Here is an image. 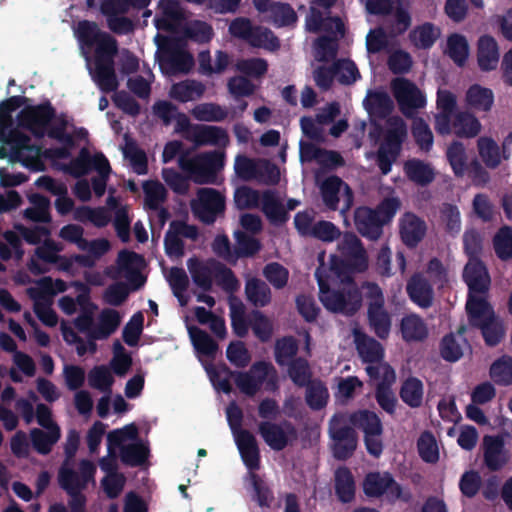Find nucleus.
<instances>
[{
  "label": "nucleus",
  "instance_id": "18",
  "mask_svg": "<svg viewBox=\"0 0 512 512\" xmlns=\"http://www.w3.org/2000/svg\"><path fill=\"white\" fill-rule=\"evenodd\" d=\"M186 140L193 142L196 147L208 145L226 147L229 144V135L219 126L195 124L194 133L187 135Z\"/></svg>",
  "mask_w": 512,
  "mask_h": 512
},
{
  "label": "nucleus",
  "instance_id": "52",
  "mask_svg": "<svg viewBox=\"0 0 512 512\" xmlns=\"http://www.w3.org/2000/svg\"><path fill=\"white\" fill-rule=\"evenodd\" d=\"M438 36L439 31L429 22L415 27L409 34L411 43L418 49L431 48Z\"/></svg>",
  "mask_w": 512,
  "mask_h": 512
},
{
  "label": "nucleus",
  "instance_id": "58",
  "mask_svg": "<svg viewBox=\"0 0 512 512\" xmlns=\"http://www.w3.org/2000/svg\"><path fill=\"white\" fill-rule=\"evenodd\" d=\"M420 458L426 463H436L439 460V449L435 436L430 431L421 433L417 440Z\"/></svg>",
  "mask_w": 512,
  "mask_h": 512
},
{
  "label": "nucleus",
  "instance_id": "37",
  "mask_svg": "<svg viewBox=\"0 0 512 512\" xmlns=\"http://www.w3.org/2000/svg\"><path fill=\"white\" fill-rule=\"evenodd\" d=\"M229 310L233 333L239 338L246 337L251 328V312L247 315L244 304L238 300L230 301Z\"/></svg>",
  "mask_w": 512,
  "mask_h": 512
},
{
  "label": "nucleus",
  "instance_id": "36",
  "mask_svg": "<svg viewBox=\"0 0 512 512\" xmlns=\"http://www.w3.org/2000/svg\"><path fill=\"white\" fill-rule=\"evenodd\" d=\"M38 288H29L28 294L33 300L50 301L57 293H63L67 290V284L62 279H53L45 276L37 281Z\"/></svg>",
  "mask_w": 512,
  "mask_h": 512
},
{
  "label": "nucleus",
  "instance_id": "35",
  "mask_svg": "<svg viewBox=\"0 0 512 512\" xmlns=\"http://www.w3.org/2000/svg\"><path fill=\"white\" fill-rule=\"evenodd\" d=\"M367 319L371 330L380 339H386L391 330V316L385 306L367 308Z\"/></svg>",
  "mask_w": 512,
  "mask_h": 512
},
{
  "label": "nucleus",
  "instance_id": "20",
  "mask_svg": "<svg viewBox=\"0 0 512 512\" xmlns=\"http://www.w3.org/2000/svg\"><path fill=\"white\" fill-rule=\"evenodd\" d=\"M338 247L342 256L351 260L356 272H364L368 268L366 251L355 234L345 233Z\"/></svg>",
  "mask_w": 512,
  "mask_h": 512
},
{
  "label": "nucleus",
  "instance_id": "23",
  "mask_svg": "<svg viewBox=\"0 0 512 512\" xmlns=\"http://www.w3.org/2000/svg\"><path fill=\"white\" fill-rule=\"evenodd\" d=\"M356 350L363 362L374 364L380 362L384 357V349L380 342L365 332L353 330Z\"/></svg>",
  "mask_w": 512,
  "mask_h": 512
},
{
  "label": "nucleus",
  "instance_id": "39",
  "mask_svg": "<svg viewBox=\"0 0 512 512\" xmlns=\"http://www.w3.org/2000/svg\"><path fill=\"white\" fill-rule=\"evenodd\" d=\"M400 331L403 340L406 342L422 341L428 335L425 323L416 314H410L402 318Z\"/></svg>",
  "mask_w": 512,
  "mask_h": 512
},
{
  "label": "nucleus",
  "instance_id": "56",
  "mask_svg": "<svg viewBox=\"0 0 512 512\" xmlns=\"http://www.w3.org/2000/svg\"><path fill=\"white\" fill-rule=\"evenodd\" d=\"M299 347L293 336H285L278 339L275 343L274 356L279 366L287 365L292 359L296 358Z\"/></svg>",
  "mask_w": 512,
  "mask_h": 512
},
{
  "label": "nucleus",
  "instance_id": "3",
  "mask_svg": "<svg viewBox=\"0 0 512 512\" xmlns=\"http://www.w3.org/2000/svg\"><path fill=\"white\" fill-rule=\"evenodd\" d=\"M224 152L213 150L196 154L192 157L186 151L178 157L179 168L195 184H215L217 175L224 167Z\"/></svg>",
  "mask_w": 512,
  "mask_h": 512
},
{
  "label": "nucleus",
  "instance_id": "11",
  "mask_svg": "<svg viewBox=\"0 0 512 512\" xmlns=\"http://www.w3.org/2000/svg\"><path fill=\"white\" fill-rule=\"evenodd\" d=\"M392 91L401 113L408 118L413 117L416 111L426 104V99L419 88L406 78L393 80Z\"/></svg>",
  "mask_w": 512,
  "mask_h": 512
},
{
  "label": "nucleus",
  "instance_id": "15",
  "mask_svg": "<svg viewBox=\"0 0 512 512\" xmlns=\"http://www.w3.org/2000/svg\"><path fill=\"white\" fill-rule=\"evenodd\" d=\"M483 463L489 471L502 470L510 460L509 451L501 435H485L482 441Z\"/></svg>",
  "mask_w": 512,
  "mask_h": 512
},
{
  "label": "nucleus",
  "instance_id": "29",
  "mask_svg": "<svg viewBox=\"0 0 512 512\" xmlns=\"http://www.w3.org/2000/svg\"><path fill=\"white\" fill-rule=\"evenodd\" d=\"M363 105L369 115L381 119L390 115L394 109V103L385 91H369Z\"/></svg>",
  "mask_w": 512,
  "mask_h": 512
},
{
  "label": "nucleus",
  "instance_id": "45",
  "mask_svg": "<svg viewBox=\"0 0 512 512\" xmlns=\"http://www.w3.org/2000/svg\"><path fill=\"white\" fill-rule=\"evenodd\" d=\"M287 366L288 376L297 387L303 388L314 380L310 364L306 358L296 357Z\"/></svg>",
  "mask_w": 512,
  "mask_h": 512
},
{
  "label": "nucleus",
  "instance_id": "49",
  "mask_svg": "<svg viewBox=\"0 0 512 512\" xmlns=\"http://www.w3.org/2000/svg\"><path fill=\"white\" fill-rule=\"evenodd\" d=\"M453 128L457 136L473 138L480 132L481 123L469 112H458L453 119Z\"/></svg>",
  "mask_w": 512,
  "mask_h": 512
},
{
  "label": "nucleus",
  "instance_id": "25",
  "mask_svg": "<svg viewBox=\"0 0 512 512\" xmlns=\"http://www.w3.org/2000/svg\"><path fill=\"white\" fill-rule=\"evenodd\" d=\"M406 137L407 125L404 120L400 117H392L388 120V128L380 147H384L385 151L398 156Z\"/></svg>",
  "mask_w": 512,
  "mask_h": 512
},
{
  "label": "nucleus",
  "instance_id": "31",
  "mask_svg": "<svg viewBox=\"0 0 512 512\" xmlns=\"http://www.w3.org/2000/svg\"><path fill=\"white\" fill-rule=\"evenodd\" d=\"M406 177L418 186H427L435 179L432 167L420 159H409L403 166Z\"/></svg>",
  "mask_w": 512,
  "mask_h": 512
},
{
  "label": "nucleus",
  "instance_id": "17",
  "mask_svg": "<svg viewBox=\"0 0 512 512\" xmlns=\"http://www.w3.org/2000/svg\"><path fill=\"white\" fill-rule=\"evenodd\" d=\"M406 292L410 300L420 308H430L434 300L433 283L423 273H414L407 281Z\"/></svg>",
  "mask_w": 512,
  "mask_h": 512
},
{
  "label": "nucleus",
  "instance_id": "13",
  "mask_svg": "<svg viewBox=\"0 0 512 512\" xmlns=\"http://www.w3.org/2000/svg\"><path fill=\"white\" fill-rule=\"evenodd\" d=\"M258 432L264 442L275 451L286 448L290 438L296 436L295 426L287 420L281 423L262 421L258 425Z\"/></svg>",
  "mask_w": 512,
  "mask_h": 512
},
{
  "label": "nucleus",
  "instance_id": "62",
  "mask_svg": "<svg viewBox=\"0 0 512 512\" xmlns=\"http://www.w3.org/2000/svg\"><path fill=\"white\" fill-rule=\"evenodd\" d=\"M223 372L234 375L235 385L243 394L249 397H253L261 388L250 372L233 371L226 365L223 366Z\"/></svg>",
  "mask_w": 512,
  "mask_h": 512
},
{
  "label": "nucleus",
  "instance_id": "32",
  "mask_svg": "<svg viewBox=\"0 0 512 512\" xmlns=\"http://www.w3.org/2000/svg\"><path fill=\"white\" fill-rule=\"evenodd\" d=\"M343 185H345L347 192L349 193V197L351 198L352 193L349 186L345 184L343 180L336 175L327 177L320 185L321 198L323 204L328 210H338L339 193Z\"/></svg>",
  "mask_w": 512,
  "mask_h": 512
},
{
  "label": "nucleus",
  "instance_id": "12",
  "mask_svg": "<svg viewBox=\"0 0 512 512\" xmlns=\"http://www.w3.org/2000/svg\"><path fill=\"white\" fill-rule=\"evenodd\" d=\"M362 489L368 498H380L388 494L393 499L402 495V487L389 472L373 471L365 475Z\"/></svg>",
  "mask_w": 512,
  "mask_h": 512
},
{
  "label": "nucleus",
  "instance_id": "10",
  "mask_svg": "<svg viewBox=\"0 0 512 512\" xmlns=\"http://www.w3.org/2000/svg\"><path fill=\"white\" fill-rule=\"evenodd\" d=\"M225 197L214 188H200L197 199L191 203L196 218L206 225H212L225 211Z\"/></svg>",
  "mask_w": 512,
  "mask_h": 512
},
{
  "label": "nucleus",
  "instance_id": "51",
  "mask_svg": "<svg viewBox=\"0 0 512 512\" xmlns=\"http://www.w3.org/2000/svg\"><path fill=\"white\" fill-rule=\"evenodd\" d=\"M401 400L411 408H418L422 405L423 384L416 377L407 378L399 392Z\"/></svg>",
  "mask_w": 512,
  "mask_h": 512
},
{
  "label": "nucleus",
  "instance_id": "22",
  "mask_svg": "<svg viewBox=\"0 0 512 512\" xmlns=\"http://www.w3.org/2000/svg\"><path fill=\"white\" fill-rule=\"evenodd\" d=\"M260 205L263 214L270 224L274 226H281L290 218L276 190L268 189L263 191Z\"/></svg>",
  "mask_w": 512,
  "mask_h": 512
},
{
  "label": "nucleus",
  "instance_id": "33",
  "mask_svg": "<svg viewBox=\"0 0 512 512\" xmlns=\"http://www.w3.org/2000/svg\"><path fill=\"white\" fill-rule=\"evenodd\" d=\"M138 260H142V256L133 251L123 250L118 254V264L122 270L127 272L126 277L132 290L140 289L146 282V278L141 272L132 268V265Z\"/></svg>",
  "mask_w": 512,
  "mask_h": 512
},
{
  "label": "nucleus",
  "instance_id": "9",
  "mask_svg": "<svg viewBox=\"0 0 512 512\" xmlns=\"http://www.w3.org/2000/svg\"><path fill=\"white\" fill-rule=\"evenodd\" d=\"M56 118V109L49 100L37 105H26L17 115L20 128L29 131L36 138H43L48 127Z\"/></svg>",
  "mask_w": 512,
  "mask_h": 512
},
{
  "label": "nucleus",
  "instance_id": "48",
  "mask_svg": "<svg viewBox=\"0 0 512 512\" xmlns=\"http://www.w3.org/2000/svg\"><path fill=\"white\" fill-rule=\"evenodd\" d=\"M115 379L106 365H96L88 372V384L104 394L112 393Z\"/></svg>",
  "mask_w": 512,
  "mask_h": 512
},
{
  "label": "nucleus",
  "instance_id": "57",
  "mask_svg": "<svg viewBox=\"0 0 512 512\" xmlns=\"http://www.w3.org/2000/svg\"><path fill=\"white\" fill-rule=\"evenodd\" d=\"M493 248L500 260L512 258V227L505 225L499 228L493 237Z\"/></svg>",
  "mask_w": 512,
  "mask_h": 512
},
{
  "label": "nucleus",
  "instance_id": "24",
  "mask_svg": "<svg viewBox=\"0 0 512 512\" xmlns=\"http://www.w3.org/2000/svg\"><path fill=\"white\" fill-rule=\"evenodd\" d=\"M334 491L338 501L342 504H348L355 500L356 482L348 467L340 466L335 470Z\"/></svg>",
  "mask_w": 512,
  "mask_h": 512
},
{
  "label": "nucleus",
  "instance_id": "1",
  "mask_svg": "<svg viewBox=\"0 0 512 512\" xmlns=\"http://www.w3.org/2000/svg\"><path fill=\"white\" fill-rule=\"evenodd\" d=\"M77 36L79 41L89 47H95L93 68H89L91 79L105 94L115 92L119 81L115 70V57L118 53V42L109 33L102 31L93 21L83 20L78 23Z\"/></svg>",
  "mask_w": 512,
  "mask_h": 512
},
{
  "label": "nucleus",
  "instance_id": "41",
  "mask_svg": "<svg viewBox=\"0 0 512 512\" xmlns=\"http://www.w3.org/2000/svg\"><path fill=\"white\" fill-rule=\"evenodd\" d=\"M304 387L306 388L305 401L311 410L320 411L327 406L329 391L322 380L314 379Z\"/></svg>",
  "mask_w": 512,
  "mask_h": 512
},
{
  "label": "nucleus",
  "instance_id": "42",
  "mask_svg": "<svg viewBox=\"0 0 512 512\" xmlns=\"http://www.w3.org/2000/svg\"><path fill=\"white\" fill-rule=\"evenodd\" d=\"M188 332L192 344L199 354L209 358H215L219 350V345L205 330L196 326H191L189 327Z\"/></svg>",
  "mask_w": 512,
  "mask_h": 512
},
{
  "label": "nucleus",
  "instance_id": "60",
  "mask_svg": "<svg viewBox=\"0 0 512 512\" xmlns=\"http://www.w3.org/2000/svg\"><path fill=\"white\" fill-rule=\"evenodd\" d=\"M411 133L420 150L429 152L433 146V134L429 125L421 117L412 122Z\"/></svg>",
  "mask_w": 512,
  "mask_h": 512
},
{
  "label": "nucleus",
  "instance_id": "4",
  "mask_svg": "<svg viewBox=\"0 0 512 512\" xmlns=\"http://www.w3.org/2000/svg\"><path fill=\"white\" fill-rule=\"evenodd\" d=\"M188 269L193 282L204 291L212 289L213 279L226 292L233 293L239 288V281L234 272L215 259L202 262L191 258L188 260Z\"/></svg>",
  "mask_w": 512,
  "mask_h": 512
},
{
  "label": "nucleus",
  "instance_id": "27",
  "mask_svg": "<svg viewBox=\"0 0 512 512\" xmlns=\"http://www.w3.org/2000/svg\"><path fill=\"white\" fill-rule=\"evenodd\" d=\"M425 232L426 225L423 220L414 214H406L400 225V236L407 247L415 248L425 236Z\"/></svg>",
  "mask_w": 512,
  "mask_h": 512
},
{
  "label": "nucleus",
  "instance_id": "26",
  "mask_svg": "<svg viewBox=\"0 0 512 512\" xmlns=\"http://www.w3.org/2000/svg\"><path fill=\"white\" fill-rule=\"evenodd\" d=\"M246 299L255 308H263L272 301V292L269 285L258 277L246 279L244 288Z\"/></svg>",
  "mask_w": 512,
  "mask_h": 512
},
{
  "label": "nucleus",
  "instance_id": "38",
  "mask_svg": "<svg viewBox=\"0 0 512 512\" xmlns=\"http://www.w3.org/2000/svg\"><path fill=\"white\" fill-rule=\"evenodd\" d=\"M108 0H102L100 4V12L106 17L108 28L117 35H127L134 31L135 25L133 21L124 16L128 12H114L110 13L106 9Z\"/></svg>",
  "mask_w": 512,
  "mask_h": 512
},
{
  "label": "nucleus",
  "instance_id": "5",
  "mask_svg": "<svg viewBox=\"0 0 512 512\" xmlns=\"http://www.w3.org/2000/svg\"><path fill=\"white\" fill-rule=\"evenodd\" d=\"M156 59L162 70L169 73H188L194 66L192 54L181 47L180 40L175 37L157 34Z\"/></svg>",
  "mask_w": 512,
  "mask_h": 512
},
{
  "label": "nucleus",
  "instance_id": "8",
  "mask_svg": "<svg viewBox=\"0 0 512 512\" xmlns=\"http://www.w3.org/2000/svg\"><path fill=\"white\" fill-rule=\"evenodd\" d=\"M350 423L364 433V444L367 452L379 458L383 452V425L379 416L370 410H357L350 414Z\"/></svg>",
  "mask_w": 512,
  "mask_h": 512
},
{
  "label": "nucleus",
  "instance_id": "47",
  "mask_svg": "<svg viewBox=\"0 0 512 512\" xmlns=\"http://www.w3.org/2000/svg\"><path fill=\"white\" fill-rule=\"evenodd\" d=\"M479 156L490 169L497 168L501 163V152L497 142L487 136H482L477 140Z\"/></svg>",
  "mask_w": 512,
  "mask_h": 512
},
{
  "label": "nucleus",
  "instance_id": "61",
  "mask_svg": "<svg viewBox=\"0 0 512 512\" xmlns=\"http://www.w3.org/2000/svg\"><path fill=\"white\" fill-rule=\"evenodd\" d=\"M53 121L54 123L50 124L48 127L46 135L68 147H73L75 145L74 138L66 131L69 125L66 114H56V118H54Z\"/></svg>",
  "mask_w": 512,
  "mask_h": 512
},
{
  "label": "nucleus",
  "instance_id": "64",
  "mask_svg": "<svg viewBox=\"0 0 512 512\" xmlns=\"http://www.w3.org/2000/svg\"><path fill=\"white\" fill-rule=\"evenodd\" d=\"M234 203L240 210L258 208L261 203V194L258 190L243 185L235 190Z\"/></svg>",
  "mask_w": 512,
  "mask_h": 512
},
{
  "label": "nucleus",
  "instance_id": "2",
  "mask_svg": "<svg viewBox=\"0 0 512 512\" xmlns=\"http://www.w3.org/2000/svg\"><path fill=\"white\" fill-rule=\"evenodd\" d=\"M324 252L318 255L320 262L315 271V278L319 287V300L324 308L332 313L346 316L354 315L361 307L362 294L353 280H350L338 289L329 285V275L324 264Z\"/></svg>",
  "mask_w": 512,
  "mask_h": 512
},
{
  "label": "nucleus",
  "instance_id": "50",
  "mask_svg": "<svg viewBox=\"0 0 512 512\" xmlns=\"http://www.w3.org/2000/svg\"><path fill=\"white\" fill-rule=\"evenodd\" d=\"M265 18L276 27H285L297 21V14L290 4L275 2Z\"/></svg>",
  "mask_w": 512,
  "mask_h": 512
},
{
  "label": "nucleus",
  "instance_id": "54",
  "mask_svg": "<svg viewBox=\"0 0 512 512\" xmlns=\"http://www.w3.org/2000/svg\"><path fill=\"white\" fill-rule=\"evenodd\" d=\"M489 375L499 386L512 385V358L504 355L496 359L490 366Z\"/></svg>",
  "mask_w": 512,
  "mask_h": 512
},
{
  "label": "nucleus",
  "instance_id": "59",
  "mask_svg": "<svg viewBox=\"0 0 512 512\" xmlns=\"http://www.w3.org/2000/svg\"><path fill=\"white\" fill-rule=\"evenodd\" d=\"M184 36L198 44H205L212 40L214 31L209 23L201 20H193L184 28Z\"/></svg>",
  "mask_w": 512,
  "mask_h": 512
},
{
  "label": "nucleus",
  "instance_id": "44",
  "mask_svg": "<svg viewBox=\"0 0 512 512\" xmlns=\"http://www.w3.org/2000/svg\"><path fill=\"white\" fill-rule=\"evenodd\" d=\"M149 457V448L141 441L122 445L120 448V460L129 467L142 466Z\"/></svg>",
  "mask_w": 512,
  "mask_h": 512
},
{
  "label": "nucleus",
  "instance_id": "7",
  "mask_svg": "<svg viewBox=\"0 0 512 512\" xmlns=\"http://www.w3.org/2000/svg\"><path fill=\"white\" fill-rule=\"evenodd\" d=\"M462 276L468 287L465 309L476 307L478 303H490L491 277L483 261L468 259Z\"/></svg>",
  "mask_w": 512,
  "mask_h": 512
},
{
  "label": "nucleus",
  "instance_id": "28",
  "mask_svg": "<svg viewBox=\"0 0 512 512\" xmlns=\"http://www.w3.org/2000/svg\"><path fill=\"white\" fill-rule=\"evenodd\" d=\"M478 65L482 71H491L499 62V49L496 40L489 35L479 38L477 49Z\"/></svg>",
  "mask_w": 512,
  "mask_h": 512
},
{
  "label": "nucleus",
  "instance_id": "53",
  "mask_svg": "<svg viewBox=\"0 0 512 512\" xmlns=\"http://www.w3.org/2000/svg\"><path fill=\"white\" fill-rule=\"evenodd\" d=\"M191 114L198 121L221 122L227 118L228 111L217 103L209 102L196 105Z\"/></svg>",
  "mask_w": 512,
  "mask_h": 512
},
{
  "label": "nucleus",
  "instance_id": "34",
  "mask_svg": "<svg viewBox=\"0 0 512 512\" xmlns=\"http://www.w3.org/2000/svg\"><path fill=\"white\" fill-rule=\"evenodd\" d=\"M121 323V316L115 309H103L99 315V324L90 332V338L106 339L113 334Z\"/></svg>",
  "mask_w": 512,
  "mask_h": 512
},
{
  "label": "nucleus",
  "instance_id": "46",
  "mask_svg": "<svg viewBox=\"0 0 512 512\" xmlns=\"http://www.w3.org/2000/svg\"><path fill=\"white\" fill-rule=\"evenodd\" d=\"M234 239V255L236 258H250L261 250L260 241L254 236L247 234L245 231H235Z\"/></svg>",
  "mask_w": 512,
  "mask_h": 512
},
{
  "label": "nucleus",
  "instance_id": "63",
  "mask_svg": "<svg viewBox=\"0 0 512 512\" xmlns=\"http://www.w3.org/2000/svg\"><path fill=\"white\" fill-rule=\"evenodd\" d=\"M253 47H267L276 50L280 47L279 39L269 29L252 27L249 37L245 40Z\"/></svg>",
  "mask_w": 512,
  "mask_h": 512
},
{
  "label": "nucleus",
  "instance_id": "43",
  "mask_svg": "<svg viewBox=\"0 0 512 512\" xmlns=\"http://www.w3.org/2000/svg\"><path fill=\"white\" fill-rule=\"evenodd\" d=\"M494 102V95L491 89L473 84L466 92V103L469 107L479 111L487 112Z\"/></svg>",
  "mask_w": 512,
  "mask_h": 512
},
{
  "label": "nucleus",
  "instance_id": "16",
  "mask_svg": "<svg viewBox=\"0 0 512 512\" xmlns=\"http://www.w3.org/2000/svg\"><path fill=\"white\" fill-rule=\"evenodd\" d=\"M354 224L362 237L369 240H377L383 233L385 225L381 216L377 215L374 209L360 206L354 211Z\"/></svg>",
  "mask_w": 512,
  "mask_h": 512
},
{
  "label": "nucleus",
  "instance_id": "14",
  "mask_svg": "<svg viewBox=\"0 0 512 512\" xmlns=\"http://www.w3.org/2000/svg\"><path fill=\"white\" fill-rule=\"evenodd\" d=\"M110 163L102 152L92 155L87 147H82L78 155L70 161L65 171L74 178H81L91 171H100L109 168Z\"/></svg>",
  "mask_w": 512,
  "mask_h": 512
},
{
  "label": "nucleus",
  "instance_id": "55",
  "mask_svg": "<svg viewBox=\"0 0 512 512\" xmlns=\"http://www.w3.org/2000/svg\"><path fill=\"white\" fill-rule=\"evenodd\" d=\"M251 329L254 336L262 343L271 340L274 332L272 321L259 309L251 311Z\"/></svg>",
  "mask_w": 512,
  "mask_h": 512
},
{
  "label": "nucleus",
  "instance_id": "21",
  "mask_svg": "<svg viewBox=\"0 0 512 512\" xmlns=\"http://www.w3.org/2000/svg\"><path fill=\"white\" fill-rule=\"evenodd\" d=\"M241 459L247 469L255 472L260 468V450L255 436L249 431H241L234 439Z\"/></svg>",
  "mask_w": 512,
  "mask_h": 512
},
{
  "label": "nucleus",
  "instance_id": "19",
  "mask_svg": "<svg viewBox=\"0 0 512 512\" xmlns=\"http://www.w3.org/2000/svg\"><path fill=\"white\" fill-rule=\"evenodd\" d=\"M334 440L333 455L337 460L349 459L357 447V435L355 430L347 425L333 426L330 429Z\"/></svg>",
  "mask_w": 512,
  "mask_h": 512
},
{
  "label": "nucleus",
  "instance_id": "40",
  "mask_svg": "<svg viewBox=\"0 0 512 512\" xmlns=\"http://www.w3.org/2000/svg\"><path fill=\"white\" fill-rule=\"evenodd\" d=\"M204 92L203 83L196 80H185L171 87L170 96L181 103H186L201 98Z\"/></svg>",
  "mask_w": 512,
  "mask_h": 512
},
{
  "label": "nucleus",
  "instance_id": "6",
  "mask_svg": "<svg viewBox=\"0 0 512 512\" xmlns=\"http://www.w3.org/2000/svg\"><path fill=\"white\" fill-rule=\"evenodd\" d=\"M465 310L469 325L480 330L487 346L495 347L502 341L505 328L491 303H478L476 307Z\"/></svg>",
  "mask_w": 512,
  "mask_h": 512
},
{
  "label": "nucleus",
  "instance_id": "30",
  "mask_svg": "<svg viewBox=\"0 0 512 512\" xmlns=\"http://www.w3.org/2000/svg\"><path fill=\"white\" fill-rule=\"evenodd\" d=\"M43 431L40 428L30 430V440L33 449L40 455H48L54 445L61 438V430L59 426L52 427Z\"/></svg>",
  "mask_w": 512,
  "mask_h": 512
}]
</instances>
